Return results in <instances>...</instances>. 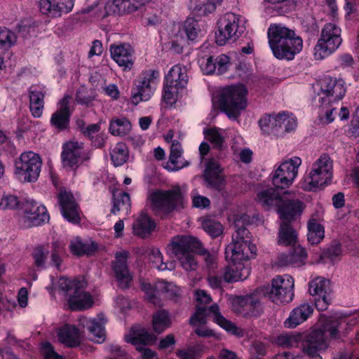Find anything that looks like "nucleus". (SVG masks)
I'll return each instance as SVG.
<instances>
[{
  "label": "nucleus",
  "mask_w": 359,
  "mask_h": 359,
  "mask_svg": "<svg viewBox=\"0 0 359 359\" xmlns=\"http://www.w3.org/2000/svg\"><path fill=\"white\" fill-rule=\"evenodd\" d=\"M205 138L214 144L216 147H219L223 142V136L216 128H210L204 130Z\"/></svg>",
  "instance_id": "obj_62"
},
{
  "label": "nucleus",
  "mask_w": 359,
  "mask_h": 359,
  "mask_svg": "<svg viewBox=\"0 0 359 359\" xmlns=\"http://www.w3.org/2000/svg\"><path fill=\"white\" fill-rule=\"evenodd\" d=\"M19 204V201L15 196L11 194H4L1 196V205L2 209H14Z\"/></svg>",
  "instance_id": "obj_64"
},
{
  "label": "nucleus",
  "mask_w": 359,
  "mask_h": 359,
  "mask_svg": "<svg viewBox=\"0 0 359 359\" xmlns=\"http://www.w3.org/2000/svg\"><path fill=\"white\" fill-rule=\"evenodd\" d=\"M112 4L119 12L131 13L138 9V6H135L132 0H112Z\"/></svg>",
  "instance_id": "obj_60"
},
{
  "label": "nucleus",
  "mask_w": 359,
  "mask_h": 359,
  "mask_svg": "<svg viewBox=\"0 0 359 359\" xmlns=\"http://www.w3.org/2000/svg\"><path fill=\"white\" fill-rule=\"evenodd\" d=\"M233 304L234 307L240 306L241 307L246 308V310H249L253 313H260L269 312L263 304L259 302L253 301L251 297H237L233 300ZM245 311V309H243V311Z\"/></svg>",
  "instance_id": "obj_42"
},
{
  "label": "nucleus",
  "mask_w": 359,
  "mask_h": 359,
  "mask_svg": "<svg viewBox=\"0 0 359 359\" xmlns=\"http://www.w3.org/2000/svg\"><path fill=\"white\" fill-rule=\"evenodd\" d=\"M65 167L76 168L88 158V154L82 142L69 141L63 144L61 154Z\"/></svg>",
  "instance_id": "obj_21"
},
{
  "label": "nucleus",
  "mask_w": 359,
  "mask_h": 359,
  "mask_svg": "<svg viewBox=\"0 0 359 359\" xmlns=\"http://www.w3.org/2000/svg\"><path fill=\"white\" fill-rule=\"evenodd\" d=\"M17 42L15 33L6 27H0V49L10 48Z\"/></svg>",
  "instance_id": "obj_51"
},
{
  "label": "nucleus",
  "mask_w": 359,
  "mask_h": 359,
  "mask_svg": "<svg viewBox=\"0 0 359 359\" xmlns=\"http://www.w3.org/2000/svg\"><path fill=\"white\" fill-rule=\"evenodd\" d=\"M238 221L236 222L237 227L232 236V241L225 250L226 259L231 263H245L254 257L257 248L251 243L250 231L245 226H238Z\"/></svg>",
  "instance_id": "obj_5"
},
{
  "label": "nucleus",
  "mask_w": 359,
  "mask_h": 359,
  "mask_svg": "<svg viewBox=\"0 0 359 359\" xmlns=\"http://www.w3.org/2000/svg\"><path fill=\"white\" fill-rule=\"evenodd\" d=\"M41 351L44 359H63L62 355L55 351L53 346L49 342L42 343Z\"/></svg>",
  "instance_id": "obj_63"
},
{
  "label": "nucleus",
  "mask_w": 359,
  "mask_h": 359,
  "mask_svg": "<svg viewBox=\"0 0 359 359\" xmlns=\"http://www.w3.org/2000/svg\"><path fill=\"white\" fill-rule=\"evenodd\" d=\"M278 130L284 129L286 132H290L295 129L297 120L294 116L288 112L283 111L276 114Z\"/></svg>",
  "instance_id": "obj_48"
},
{
  "label": "nucleus",
  "mask_w": 359,
  "mask_h": 359,
  "mask_svg": "<svg viewBox=\"0 0 359 359\" xmlns=\"http://www.w3.org/2000/svg\"><path fill=\"white\" fill-rule=\"evenodd\" d=\"M22 212L21 222L27 228L41 225L49 220L46 208L31 198L26 199L23 203Z\"/></svg>",
  "instance_id": "obj_19"
},
{
  "label": "nucleus",
  "mask_w": 359,
  "mask_h": 359,
  "mask_svg": "<svg viewBox=\"0 0 359 359\" xmlns=\"http://www.w3.org/2000/svg\"><path fill=\"white\" fill-rule=\"evenodd\" d=\"M201 226L203 229L212 238L219 236L224 231V227L219 222L210 217L203 218Z\"/></svg>",
  "instance_id": "obj_49"
},
{
  "label": "nucleus",
  "mask_w": 359,
  "mask_h": 359,
  "mask_svg": "<svg viewBox=\"0 0 359 359\" xmlns=\"http://www.w3.org/2000/svg\"><path fill=\"white\" fill-rule=\"evenodd\" d=\"M65 252V245L62 241H56L52 243L50 264L57 271L62 269V257Z\"/></svg>",
  "instance_id": "obj_41"
},
{
  "label": "nucleus",
  "mask_w": 359,
  "mask_h": 359,
  "mask_svg": "<svg viewBox=\"0 0 359 359\" xmlns=\"http://www.w3.org/2000/svg\"><path fill=\"white\" fill-rule=\"evenodd\" d=\"M148 256L153 266L159 271H172L175 269V264L172 262H163V255L158 248H149L148 250Z\"/></svg>",
  "instance_id": "obj_40"
},
{
  "label": "nucleus",
  "mask_w": 359,
  "mask_h": 359,
  "mask_svg": "<svg viewBox=\"0 0 359 359\" xmlns=\"http://www.w3.org/2000/svg\"><path fill=\"white\" fill-rule=\"evenodd\" d=\"M222 170L217 161L210 159L208 161L204 172V178L210 186L217 189L219 188L224 181Z\"/></svg>",
  "instance_id": "obj_32"
},
{
  "label": "nucleus",
  "mask_w": 359,
  "mask_h": 359,
  "mask_svg": "<svg viewBox=\"0 0 359 359\" xmlns=\"http://www.w3.org/2000/svg\"><path fill=\"white\" fill-rule=\"evenodd\" d=\"M97 247L95 242L90 240L83 241L79 237L74 238L69 243L71 252L76 256L90 254L97 249Z\"/></svg>",
  "instance_id": "obj_36"
},
{
  "label": "nucleus",
  "mask_w": 359,
  "mask_h": 359,
  "mask_svg": "<svg viewBox=\"0 0 359 359\" xmlns=\"http://www.w3.org/2000/svg\"><path fill=\"white\" fill-rule=\"evenodd\" d=\"M128 149L126 144L117 143L111 151V159L115 166L122 165L128 158Z\"/></svg>",
  "instance_id": "obj_47"
},
{
  "label": "nucleus",
  "mask_w": 359,
  "mask_h": 359,
  "mask_svg": "<svg viewBox=\"0 0 359 359\" xmlns=\"http://www.w3.org/2000/svg\"><path fill=\"white\" fill-rule=\"evenodd\" d=\"M332 175V161L327 154H323L312 163L308 175L302 182V188L305 191H315L328 184Z\"/></svg>",
  "instance_id": "obj_8"
},
{
  "label": "nucleus",
  "mask_w": 359,
  "mask_h": 359,
  "mask_svg": "<svg viewBox=\"0 0 359 359\" xmlns=\"http://www.w3.org/2000/svg\"><path fill=\"white\" fill-rule=\"evenodd\" d=\"M216 63V72L217 74H222L227 72L230 65V58L229 56L224 54L218 55L215 59Z\"/></svg>",
  "instance_id": "obj_59"
},
{
  "label": "nucleus",
  "mask_w": 359,
  "mask_h": 359,
  "mask_svg": "<svg viewBox=\"0 0 359 359\" xmlns=\"http://www.w3.org/2000/svg\"><path fill=\"white\" fill-rule=\"evenodd\" d=\"M270 48L279 60H292L303 48V41L293 29L280 24L271 25L268 29Z\"/></svg>",
  "instance_id": "obj_3"
},
{
  "label": "nucleus",
  "mask_w": 359,
  "mask_h": 359,
  "mask_svg": "<svg viewBox=\"0 0 359 359\" xmlns=\"http://www.w3.org/2000/svg\"><path fill=\"white\" fill-rule=\"evenodd\" d=\"M88 282L83 277L68 278L60 277L57 281L51 278V285L46 287L50 293L57 290L67 297V306L71 311H83L94 304L92 294L86 291Z\"/></svg>",
  "instance_id": "obj_2"
},
{
  "label": "nucleus",
  "mask_w": 359,
  "mask_h": 359,
  "mask_svg": "<svg viewBox=\"0 0 359 359\" xmlns=\"http://www.w3.org/2000/svg\"><path fill=\"white\" fill-rule=\"evenodd\" d=\"M159 79V71L156 69L144 71L137 89L132 93V102L137 105L140 102L149 100L157 88Z\"/></svg>",
  "instance_id": "obj_18"
},
{
  "label": "nucleus",
  "mask_w": 359,
  "mask_h": 359,
  "mask_svg": "<svg viewBox=\"0 0 359 359\" xmlns=\"http://www.w3.org/2000/svg\"><path fill=\"white\" fill-rule=\"evenodd\" d=\"M223 0H192L194 10L200 15H206L214 12Z\"/></svg>",
  "instance_id": "obj_45"
},
{
  "label": "nucleus",
  "mask_w": 359,
  "mask_h": 359,
  "mask_svg": "<svg viewBox=\"0 0 359 359\" xmlns=\"http://www.w3.org/2000/svg\"><path fill=\"white\" fill-rule=\"evenodd\" d=\"M141 289L144 292L147 299L154 305H159L160 296L164 294L168 298L175 299L181 296L182 289L172 282L163 280L151 284L145 280L140 281Z\"/></svg>",
  "instance_id": "obj_13"
},
{
  "label": "nucleus",
  "mask_w": 359,
  "mask_h": 359,
  "mask_svg": "<svg viewBox=\"0 0 359 359\" xmlns=\"http://www.w3.org/2000/svg\"><path fill=\"white\" fill-rule=\"evenodd\" d=\"M80 323L86 327L89 332L92 334V340L97 344H102L106 339V331L104 324L107 319L103 316H97L87 320L86 316H83L79 319Z\"/></svg>",
  "instance_id": "obj_26"
},
{
  "label": "nucleus",
  "mask_w": 359,
  "mask_h": 359,
  "mask_svg": "<svg viewBox=\"0 0 359 359\" xmlns=\"http://www.w3.org/2000/svg\"><path fill=\"white\" fill-rule=\"evenodd\" d=\"M201 247L200 241L190 236H177L166 248L168 255L177 258L182 267L189 271H195L198 264L193 252Z\"/></svg>",
  "instance_id": "obj_4"
},
{
  "label": "nucleus",
  "mask_w": 359,
  "mask_h": 359,
  "mask_svg": "<svg viewBox=\"0 0 359 359\" xmlns=\"http://www.w3.org/2000/svg\"><path fill=\"white\" fill-rule=\"evenodd\" d=\"M183 149L178 141H173L170 145L169 160L164 168L168 171H178L187 167L189 163L182 158Z\"/></svg>",
  "instance_id": "obj_28"
},
{
  "label": "nucleus",
  "mask_w": 359,
  "mask_h": 359,
  "mask_svg": "<svg viewBox=\"0 0 359 359\" xmlns=\"http://www.w3.org/2000/svg\"><path fill=\"white\" fill-rule=\"evenodd\" d=\"M129 252L126 250H121L115 254V260L113 262V271L119 287L127 288L133 280V276L129 271L127 260Z\"/></svg>",
  "instance_id": "obj_23"
},
{
  "label": "nucleus",
  "mask_w": 359,
  "mask_h": 359,
  "mask_svg": "<svg viewBox=\"0 0 359 359\" xmlns=\"http://www.w3.org/2000/svg\"><path fill=\"white\" fill-rule=\"evenodd\" d=\"M149 200L155 211L163 213H169L181 208L183 203L182 195L179 186L168 191L157 190L149 195Z\"/></svg>",
  "instance_id": "obj_12"
},
{
  "label": "nucleus",
  "mask_w": 359,
  "mask_h": 359,
  "mask_svg": "<svg viewBox=\"0 0 359 359\" xmlns=\"http://www.w3.org/2000/svg\"><path fill=\"white\" fill-rule=\"evenodd\" d=\"M58 202L64 218L73 224L81 221L80 210L76 198L71 191L66 189L60 190L58 194Z\"/></svg>",
  "instance_id": "obj_22"
},
{
  "label": "nucleus",
  "mask_w": 359,
  "mask_h": 359,
  "mask_svg": "<svg viewBox=\"0 0 359 359\" xmlns=\"http://www.w3.org/2000/svg\"><path fill=\"white\" fill-rule=\"evenodd\" d=\"M292 258V265L294 266H300L305 264L307 257V253L304 248L297 245L295 246L292 252L290 253Z\"/></svg>",
  "instance_id": "obj_57"
},
{
  "label": "nucleus",
  "mask_w": 359,
  "mask_h": 359,
  "mask_svg": "<svg viewBox=\"0 0 359 359\" xmlns=\"http://www.w3.org/2000/svg\"><path fill=\"white\" fill-rule=\"evenodd\" d=\"M341 41L340 28L333 23L326 24L314 47L315 59L321 60L328 57L339 48Z\"/></svg>",
  "instance_id": "obj_11"
},
{
  "label": "nucleus",
  "mask_w": 359,
  "mask_h": 359,
  "mask_svg": "<svg viewBox=\"0 0 359 359\" xmlns=\"http://www.w3.org/2000/svg\"><path fill=\"white\" fill-rule=\"evenodd\" d=\"M189 323L191 325L196 326L195 332L198 336L204 337H217L213 330L203 326V325L205 323V318L204 316H191L189 319Z\"/></svg>",
  "instance_id": "obj_50"
},
{
  "label": "nucleus",
  "mask_w": 359,
  "mask_h": 359,
  "mask_svg": "<svg viewBox=\"0 0 359 359\" xmlns=\"http://www.w3.org/2000/svg\"><path fill=\"white\" fill-rule=\"evenodd\" d=\"M299 341V336L289 334H282L276 339V344L279 346L290 348L297 346Z\"/></svg>",
  "instance_id": "obj_55"
},
{
  "label": "nucleus",
  "mask_w": 359,
  "mask_h": 359,
  "mask_svg": "<svg viewBox=\"0 0 359 359\" xmlns=\"http://www.w3.org/2000/svg\"><path fill=\"white\" fill-rule=\"evenodd\" d=\"M258 202L264 208L278 206V211L281 219H290L299 215L304 205L298 200L282 199L280 194L273 188L260 191L257 194Z\"/></svg>",
  "instance_id": "obj_6"
},
{
  "label": "nucleus",
  "mask_w": 359,
  "mask_h": 359,
  "mask_svg": "<svg viewBox=\"0 0 359 359\" xmlns=\"http://www.w3.org/2000/svg\"><path fill=\"white\" fill-rule=\"evenodd\" d=\"M301 164L302 159L297 156L283 161L271 173L273 186L282 189L289 187L297 177Z\"/></svg>",
  "instance_id": "obj_15"
},
{
  "label": "nucleus",
  "mask_w": 359,
  "mask_h": 359,
  "mask_svg": "<svg viewBox=\"0 0 359 359\" xmlns=\"http://www.w3.org/2000/svg\"><path fill=\"white\" fill-rule=\"evenodd\" d=\"M133 226L135 235L145 238L154 230L156 224L147 214L142 212L135 219Z\"/></svg>",
  "instance_id": "obj_34"
},
{
  "label": "nucleus",
  "mask_w": 359,
  "mask_h": 359,
  "mask_svg": "<svg viewBox=\"0 0 359 359\" xmlns=\"http://www.w3.org/2000/svg\"><path fill=\"white\" fill-rule=\"evenodd\" d=\"M172 320L169 316H153V330L156 333H162L172 325Z\"/></svg>",
  "instance_id": "obj_53"
},
{
  "label": "nucleus",
  "mask_w": 359,
  "mask_h": 359,
  "mask_svg": "<svg viewBox=\"0 0 359 359\" xmlns=\"http://www.w3.org/2000/svg\"><path fill=\"white\" fill-rule=\"evenodd\" d=\"M195 299L197 302V309L199 312L195 314H220L219 306L216 304H210L212 298L208 292L203 290H196L194 292Z\"/></svg>",
  "instance_id": "obj_30"
},
{
  "label": "nucleus",
  "mask_w": 359,
  "mask_h": 359,
  "mask_svg": "<svg viewBox=\"0 0 359 359\" xmlns=\"http://www.w3.org/2000/svg\"><path fill=\"white\" fill-rule=\"evenodd\" d=\"M156 339V336L149 332L140 325H135L125 335V340L137 346V350L141 353L142 359H156V354L150 348L144 347L145 345L152 344Z\"/></svg>",
  "instance_id": "obj_14"
},
{
  "label": "nucleus",
  "mask_w": 359,
  "mask_h": 359,
  "mask_svg": "<svg viewBox=\"0 0 359 359\" xmlns=\"http://www.w3.org/2000/svg\"><path fill=\"white\" fill-rule=\"evenodd\" d=\"M111 58L125 69H130L133 65V49L129 44L111 45L110 46Z\"/></svg>",
  "instance_id": "obj_27"
},
{
  "label": "nucleus",
  "mask_w": 359,
  "mask_h": 359,
  "mask_svg": "<svg viewBox=\"0 0 359 359\" xmlns=\"http://www.w3.org/2000/svg\"><path fill=\"white\" fill-rule=\"evenodd\" d=\"M59 341L69 347L77 346L80 344L82 334L74 325H65L57 332Z\"/></svg>",
  "instance_id": "obj_29"
},
{
  "label": "nucleus",
  "mask_w": 359,
  "mask_h": 359,
  "mask_svg": "<svg viewBox=\"0 0 359 359\" xmlns=\"http://www.w3.org/2000/svg\"><path fill=\"white\" fill-rule=\"evenodd\" d=\"M177 33L174 34L171 40V48L176 53H181L183 46L188 43L189 41L196 39L199 32L198 25L193 18H188L182 26H175Z\"/></svg>",
  "instance_id": "obj_20"
},
{
  "label": "nucleus",
  "mask_w": 359,
  "mask_h": 359,
  "mask_svg": "<svg viewBox=\"0 0 359 359\" xmlns=\"http://www.w3.org/2000/svg\"><path fill=\"white\" fill-rule=\"evenodd\" d=\"M187 67L181 65H174L165 77V83L176 86L181 89L184 88L188 83Z\"/></svg>",
  "instance_id": "obj_31"
},
{
  "label": "nucleus",
  "mask_w": 359,
  "mask_h": 359,
  "mask_svg": "<svg viewBox=\"0 0 359 359\" xmlns=\"http://www.w3.org/2000/svg\"><path fill=\"white\" fill-rule=\"evenodd\" d=\"M248 264L232 263L228 266L224 273V278L226 282H236L245 280L250 275Z\"/></svg>",
  "instance_id": "obj_33"
},
{
  "label": "nucleus",
  "mask_w": 359,
  "mask_h": 359,
  "mask_svg": "<svg viewBox=\"0 0 359 359\" xmlns=\"http://www.w3.org/2000/svg\"><path fill=\"white\" fill-rule=\"evenodd\" d=\"M198 65L205 74H212L216 72V63L212 56H204L198 59Z\"/></svg>",
  "instance_id": "obj_58"
},
{
  "label": "nucleus",
  "mask_w": 359,
  "mask_h": 359,
  "mask_svg": "<svg viewBox=\"0 0 359 359\" xmlns=\"http://www.w3.org/2000/svg\"><path fill=\"white\" fill-rule=\"evenodd\" d=\"M43 93L36 87H31L29 90V108L33 116L39 118L43 111Z\"/></svg>",
  "instance_id": "obj_37"
},
{
  "label": "nucleus",
  "mask_w": 359,
  "mask_h": 359,
  "mask_svg": "<svg viewBox=\"0 0 359 359\" xmlns=\"http://www.w3.org/2000/svg\"><path fill=\"white\" fill-rule=\"evenodd\" d=\"M259 127L264 133H271L278 131L276 115H264L259 121Z\"/></svg>",
  "instance_id": "obj_52"
},
{
  "label": "nucleus",
  "mask_w": 359,
  "mask_h": 359,
  "mask_svg": "<svg viewBox=\"0 0 359 359\" xmlns=\"http://www.w3.org/2000/svg\"><path fill=\"white\" fill-rule=\"evenodd\" d=\"M341 248L339 244H335L327 249L323 252L321 259H329L330 261L334 262L337 260L341 255Z\"/></svg>",
  "instance_id": "obj_61"
},
{
  "label": "nucleus",
  "mask_w": 359,
  "mask_h": 359,
  "mask_svg": "<svg viewBox=\"0 0 359 359\" xmlns=\"http://www.w3.org/2000/svg\"><path fill=\"white\" fill-rule=\"evenodd\" d=\"M71 97L65 95L57 104V109L50 117L51 126L57 130H65L69 127L71 111L69 102Z\"/></svg>",
  "instance_id": "obj_25"
},
{
  "label": "nucleus",
  "mask_w": 359,
  "mask_h": 359,
  "mask_svg": "<svg viewBox=\"0 0 359 359\" xmlns=\"http://www.w3.org/2000/svg\"><path fill=\"white\" fill-rule=\"evenodd\" d=\"M14 175L23 183L34 182L40 175L42 159L33 151H25L15 161Z\"/></svg>",
  "instance_id": "obj_9"
},
{
  "label": "nucleus",
  "mask_w": 359,
  "mask_h": 359,
  "mask_svg": "<svg viewBox=\"0 0 359 359\" xmlns=\"http://www.w3.org/2000/svg\"><path fill=\"white\" fill-rule=\"evenodd\" d=\"M248 90L243 84L231 85L222 90L220 106L229 118L236 119L248 106Z\"/></svg>",
  "instance_id": "obj_7"
},
{
  "label": "nucleus",
  "mask_w": 359,
  "mask_h": 359,
  "mask_svg": "<svg viewBox=\"0 0 359 359\" xmlns=\"http://www.w3.org/2000/svg\"><path fill=\"white\" fill-rule=\"evenodd\" d=\"M294 280L288 275H278L271 280L269 298L274 303H289L294 297Z\"/></svg>",
  "instance_id": "obj_16"
},
{
  "label": "nucleus",
  "mask_w": 359,
  "mask_h": 359,
  "mask_svg": "<svg viewBox=\"0 0 359 359\" xmlns=\"http://www.w3.org/2000/svg\"><path fill=\"white\" fill-rule=\"evenodd\" d=\"M307 239L311 245L318 244L325 236L323 226L315 218H311L307 223Z\"/></svg>",
  "instance_id": "obj_38"
},
{
  "label": "nucleus",
  "mask_w": 359,
  "mask_h": 359,
  "mask_svg": "<svg viewBox=\"0 0 359 359\" xmlns=\"http://www.w3.org/2000/svg\"><path fill=\"white\" fill-rule=\"evenodd\" d=\"M215 38L219 46L236 41L245 30L243 18L233 13L223 15L218 20Z\"/></svg>",
  "instance_id": "obj_10"
},
{
  "label": "nucleus",
  "mask_w": 359,
  "mask_h": 359,
  "mask_svg": "<svg viewBox=\"0 0 359 359\" xmlns=\"http://www.w3.org/2000/svg\"><path fill=\"white\" fill-rule=\"evenodd\" d=\"M114 201L111 212L114 215L120 211H125L128 214L130 208V198L128 194L126 192L114 193Z\"/></svg>",
  "instance_id": "obj_43"
},
{
  "label": "nucleus",
  "mask_w": 359,
  "mask_h": 359,
  "mask_svg": "<svg viewBox=\"0 0 359 359\" xmlns=\"http://www.w3.org/2000/svg\"><path fill=\"white\" fill-rule=\"evenodd\" d=\"M180 89V88L165 83L163 94L164 102L170 105L175 104L177 100Z\"/></svg>",
  "instance_id": "obj_56"
},
{
  "label": "nucleus",
  "mask_w": 359,
  "mask_h": 359,
  "mask_svg": "<svg viewBox=\"0 0 359 359\" xmlns=\"http://www.w3.org/2000/svg\"><path fill=\"white\" fill-rule=\"evenodd\" d=\"M75 0H40L39 8L42 13L53 18H58L70 13Z\"/></svg>",
  "instance_id": "obj_24"
},
{
  "label": "nucleus",
  "mask_w": 359,
  "mask_h": 359,
  "mask_svg": "<svg viewBox=\"0 0 359 359\" xmlns=\"http://www.w3.org/2000/svg\"><path fill=\"white\" fill-rule=\"evenodd\" d=\"M49 250L45 246H39L33 251L34 263L38 267L46 268Z\"/></svg>",
  "instance_id": "obj_54"
},
{
  "label": "nucleus",
  "mask_w": 359,
  "mask_h": 359,
  "mask_svg": "<svg viewBox=\"0 0 359 359\" xmlns=\"http://www.w3.org/2000/svg\"><path fill=\"white\" fill-rule=\"evenodd\" d=\"M341 318L337 316H320L317 324L306 336L303 344V351L316 359L321 357L320 353L326 351L332 339H336L339 334V327Z\"/></svg>",
  "instance_id": "obj_1"
},
{
  "label": "nucleus",
  "mask_w": 359,
  "mask_h": 359,
  "mask_svg": "<svg viewBox=\"0 0 359 359\" xmlns=\"http://www.w3.org/2000/svg\"><path fill=\"white\" fill-rule=\"evenodd\" d=\"M131 129L130 121L126 118H115L110 121L109 130L114 136L127 135Z\"/></svg>",
  "instance_id": "obj_44"
},
{
  "label": "nucleus",
  "mask_w": 359,
  "mask_h": 359,
  "mask_svg": "<svg viewBox=\"0 0 359 359\" xmlns=\"http://www.w3.org/2000/svg\"><path fill=\"white\" fill-rule=\"evenodd\" d=\"M290 219H282L280 226L278 243L283 245H294L297 240V234L295 230L287 223Z\"/></svg>",
  "instance_id": "obj_35"
},
{
  "label": "nucleus",
  "mask_w": 359,
  "mask_h": 359,
  "mask_svg": "<svg viewBox=\"0 0 359 359\" xmlns=\"http://www.w3.org/2000/svg\"><path fill=\"white\" fill-rule=\"evenodd\" d=\"M346 82L341 78L325 77L320 84L319 102L322 106L338 102L346 93Z\"/></svg>",
  "instance_id": "obj_17"
},
{
  "label": "nucleus",
  "mask_w": 359,
  "mask_h": 359,
  "mask_svg": "<svg viewBox=\"0 0 359 359\" xmlns=\"http://www.w3.org/2000/svg\"><path fill=\"white\" fill-rule=\"evenodd\" d=\"M330 281L318 277L309 283V292L312 296L322 297L330 295Z\"/></svg>",
  "instance_id": "obj_39"
},
{
  "label": "nucleus",
  "mask_w": 359,
  "mask_h": 359,
  "mask_svg": "<svg viewBox=\"0 0 359 359\" xmlns=\"http://www.w3.org/2000/svg\"><path fill=\"white\" fill-rule=\"evenodd\" d=\"M212 321L231 334L238 337L243 336V330L224 316H212Z\"/></svg>",
  "instance_id": "obj_46"
}]
</instances>
